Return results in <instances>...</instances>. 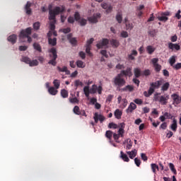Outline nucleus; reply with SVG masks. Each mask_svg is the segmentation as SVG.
Here are the masks:
<instances>
[{
  "label": "nucleus",
  "instance_id": "nucleus-1",
  "mask_svg": "<svg viewBox=\"0 0 181 181\" xmlns=\"http://www.w3.org/2000/svg\"><path fill=\"white\" fill-rule=\"evenodd\" d=\"M53 8V6L52 4H49L48 6L49 9V19H54L57 15H59L60 13L64 12L66 11V8H64V6H56L54 9H52Z\"/></svg>",
  "mask_w": 181,
  "mask_h": 181
},
{
  "label": "nucleus",
  "instance_id": "nucleus-2",
  "mask_svg": "<svg viewBox=\"0 0 181 181\" xmlns=\"http://www.w3.org/2000/svg\"><path fill=\"white\" fill-rule=\"evenodd\" d=\"M49 57H50V60L48 62V64H51L52 66H56L57 64V49L56 48L52 47L48 50Z\"/></svg>",
  "mask_w": 181,
  "mask_h": 181
},
{
  "label": "nucleus",
  "instance_id": "nucleus-3",
  "mask_svg": "<svg viewBox=\"0 0 181 181\" xmlns=\"http://www.w3.org/2000/svg\"><path fill=\"white\" fill-rule=\"evenodd\" d=\"M31 35H32V28L29 27L21 31L19 34V37L21 39H25V37H27L28 42L29 43H32V37H30Z\"/></svg>",
  "mask_w": 181,
  "mask_h": 181
},
{
  "label": "nucleus",
  "instance_id": "nucleus-4",
  "mask_svg": "<svg viewBox=\"0 0 181 181\" xmlns=\"http://www.w3.org/2000/svg\"><path fill=\"white\" fill-rule=\"evenodd\" d=\"M113 83L115 87H117V88H121V87H124L125 84L127 83V81L122 78L121 74H117L114 78H113Z\"/></svg>",
  "mask_w": 181,
  "mask_h": 181
},
{
  "label": "nucleus",
  "instance_id": "nucleus-5",
  "mask_svg": "<svg viewBox=\"0 0 181 181\" xmlns=\"http://www.w3.org/2000/svg\"><path fill=\"white\" fill-rule=\"evenodd\" d=\"M109 43H110V40L108 39L103 38L96 45V47L98 49H108V44Z\"/></svg>",
  "mask_w": 181,
  "mask_h": 181
},
{
  "label": "nucleus",
  "instance_id": "nucleus-6",
  "mask_svg": "<svg viewBox=\"0 0 181 181\" xmlns=\"http://www.w3.org/2000/svg\"><path fill=\"white\" fill-rule=\"evenodd\" d=\"M171 98L173 100V105H175V107H177V105H179L181 103V96H179L177 93L172 94Z\"/></svg>",
  "mask_w": 181,
  "mask_h": 181
},
{
  "label": "nucleus",
  "instance_id": "nucleus-7",
  "mask_svg": "<svg viewBox=\"0 0 181 181\" xmlns=\"http://www.w3.org/2000/svg\"><path fill=\"white\" fill-rule=\"evenodd\" d=\"M98 93V94L103 93V86H97V85H93L92 88L90 89V94H95V93Z\"/></svg>",
  "mask_w": 181,
  "mask_h": 181
},
{
  "label": "nucleus",
  "instance_id": "nucleus-8",
  "mask_svg": "<svg viewBox=\"0 0 181 181\" xmlns=\"http://www.w3.org/2000/svg\"><path fill=\"white\" fill-rule=\"evenodd\" d=\"M100 18H101L100 13H95V14H93V16H91L88 18V21H89V22H90V23H97V22H98V19H100Z\"/></svg>",
  "mask_w": 181,
  "mask_h": 181
},
{
  "label": "nucleus",
  "instance_id": "nucleus-9",
  "mask_svg": "<svg viewBox=\"0 0 181 181\" xmlns=\"http://www.w3.org/2000/svg\"><path fill=\"white\" fill-rule=\"evenodd\" d=\"M30 6H32V3L30 1H28L24 7L27 15H32V8H30Z\"/></svg>",
  "mask_w": 181,
  "mask_h": 181
},
{
  "label": "nucleus",
  "instance_id": "nucleus-10",
  "mask_svg": "<svg viewBox=\"0 0 181 181\" xmlns=\"http://www.w3.org/2000/svg\"><path fill=\"white\" fill-rule=\"evenodd\" d=\"M168 100H169L168 95H167L166 96L161 95L160 96L159 103L162 105H166V104H168Z\"/></svg>",
  "mask_w": 181,
  "mask_h": 181
},
{
  "label": "nucleus",
  "instance_id": "nucleus-11",
  "mask_svg": "<svg viewBox=\"0 0 181 181\" xmlns=\"http://www.w3.org/2000/svg\"><path fill=\"white\" fill-rule=\"evenodd\" d=\"M131 68H127V70H122L121 71L120 74H121L122 77H124V76H125L126 77L127 76L131 77V76H132V72L131 71Z\"/></svg>",
  "mask_w": 181,
  "mask_h": 181
},
{
  "label": "nucleus",
  "instance_id": "nucleus-12",
  "mask_svg": "<svg viewBox=\"0 0 181 181\" xmlns=\"http://www.w3.org/2000/svg\"><path fill=\"white\" fill-rule=\"evenodd\" d=\"M136 56H138V51H136V49H133L132 50L131 54L127 55L128 60H135V57H136Z\"/></svg>",
  "mask_w": 181,
  "mask_h": 181
},
{
  "label": "nucleus",
  "instance_id": "nucleus-13",
  "mask_svg": "<svg viewBox=\"0 0 181 181\" xmlns=\"http://www.w3.org/2000/svg\"><path fill=\"white\" fill-rule=\"evenodd\" d=\"M162 80L157 81L156 82H153L150 84L151 87H152L154 90H156L162 86Z\"/></svg>",
  "mask_w": 181,
  "mask_h": 181
},
{
  "label": "nucleus",
  "instance_id": "nucleus-14",
  "mask_svg": "<svg viewBox=\"0 0 181 181\" xmlns=\"http://www.w3.org/2000/svg\"><path fill=\"white\" fill-rule=\"evenodd\" d=\"M101 6L103 9L106 10L107 13H110L112 11V6L108 5L107 3H103Z\"/></svg>",
  "mask_w": 181,
  "mask_h": 181
},
{
  "label": "nucleus",
  "instance_id": "nucleus-15",
  "mask_svg": "<svg viewBox=\"0 0 181 181\" xmlns=\"http://www.w3.org/2000/svg\"><path fill=\"white\" fill-rule=\"evenodd\" d=\"M136 110V105L134 103H130L128 108L126 110V112L129 114V112H133L134 110Z\"/></svg>",
  "mask_w": 181,
  "mask_h": 181
},
{
  "label": "nucleus",
  "instance_id": "nucleus-16",
  "mask_svg": "<svg viewBox=\"0 0 181 181\" xmlns=\"http://www.w3.org/2000/svg\"><path fill=\"white\" fill-rule=\"evenodd\" d=\"M18 40V35L13 34L8 37L7 40L12 43V45H15L16 43V40Z\"/></svg>",
  "mask_w": 181,
  "mask_h": 181
},
{
  "label": "nucleus",
  "instance_id": "nucleus-17",
  "mask_svg": "<svg viewBox=\"0 0 181 181\" xmlns=\"http://www.w3.org/2000/svg\"><path fill=\"white\" fill-rule=\"evenodd\" d=\"M153 93H155V89L152 86H151L148 91L144 92V97H151V95H153Z\"/></svg>",
  "mask_w": 181,
  "mask_h": 181
},
{
  "label": "nucleus",
  "instance_id": "nucleus-18",
  "mask_svg": "<svg viewBox=\"0 0 181 181\" xmlns=\"http://www.w3.org/2000/svg\"><path fill=\"white\" fill-rule=\"evenodd\" d=\"M168 48L171 50H173L174 49L175 50H180V45L179 44H173L172 42L168 43Z\"/></svg>",
  "mask_w": 181,
  "mask_h": 181
},
{
  "label": "nucleus",
  "instance_id": "nucleus-19",
  "mask_svg": "<svg viewBox=\"0 0 181 181\" xmlns=\"http://www.w3.org/2000/svg\"><path fill=\"white\" fill-rule=\"evenodd\" d=\"M170 129H172V131H173L174 132H176V131L177 130V120H176V119H174L173 120V123L170 125Z\"/></svg>",
  "mask_w": 181,
  "mask_h": 181
},
{
  "label": "nucleus",
  "instance_id": "nucleus-20",
  "mask_svg": "<svg viewBox=\"0 0 181 181\" xmlns=\"http://www.w3.org/2000/svg\"><path fill=\"white\" fill-rule=\"evenodd\" d=\"M49 21H52L49 23V29L53 31L56 29V17L54 19H49Z\"/></svg>",
  "mask_w": 181,
  "mask_h": 181
},
{
  "label": "nucleus",
  "instance_id": "nucleus-21",
  "mask_svg": "<svg viewBox=\"0 0 181 181\" xmlns=\"http://www.w3.org/2000/svg\"><path fill=\"white\" fill-rule=\"evenodd\" d=\"M113 134H114V133L111 130H107L105 132V137L107 138V139L110 141V142H111V140L112 139Z\"/></svg>",
  "mask_w": 181,
  "mask_h": 181
},
{
  "label": "nucleus",
  "instance_id": "nucleus-22",
  "mask_svg": "<svg viewBox=\"0 0 181 181\" xmlns=\"http://www.w3.org/2000/svg\"><path fill=\"white\" fill-rule=\"evenodd\" d=\"M127 153L129 155L130 159H134L136 156V149H134L132 151H127Z\"/></svg>",
  "mask_w": 181,
  "mask_h": 181
},
{
  "label": "nucleus",
  "instance_id": "nucleus-23",
  "mask_svg": "<svg viewBox=\"0 0 181 181\" xmlns=\"http://www.w3.org/2000/svg\"><path fill=\"white\" fill-rule=\"evenodd\" d=\"M134 76H135L136 78H139V77H141V76H142V74L141 73V69L139 68H135L134 69Z\"/></svg>",
  "mask_w": 181,
  "mask_h": 181
},
{
  "label": "nucleus",
  "instance_id": "nucleus-24",
  "mask_svg": "<svg viewBox=\"0 0 181 181\" xmlns=\"http://www.w3.org/2000/svg\"><path fill=\"white\" fill-rule=\"evenodd\" d=\"M48 43L51 45V46H56L57 45V38H48Z\"/></svg>",
  "mask_w": 181,
  "mask_h": 181
},
{
  "label": "nucleus",
  "instance_id": "nucleus-25",
  "mask_svg": "<svg viewBox=\"0 0 181 181\" xmlns=\"http://www.w3.org/2000/svg\"><path fill=\"white\" fill-rule=\"evenodd\" d=\"M48 92L51 94V95H56L59 91L54 87L52 86L49 88Z\"/></svg>",
  "mask_w": 181,
  "mask_h": 181
},
{
  "label": "nucleus",
  "instance_id": "nucleus-26",
  "mask_svg": "<svg viewBox=\"0 0 181 181\" xmlns=\"http://www.w3.org/2000/svg\"><path fill=\"white\" fill-rule=\"evenodd\" d=\"M115 117L117 118V119H121V117H122V112H121L119 109H117L115 111Z\"/></svg>",
  "mask_w": 181,
  "mask_h": 181
},
{
  "label": "nucleus",
  "instance_id": "nucleus-27",
  "mask_svg": "<svg viewBox=\"0 0 181 181\" xmlns=\"http://www.w3.org/2000/svg\"><path fill=\"white\" fill-rule=\"evenodd\" d=\"M120 158L124 160V162H129V158L127 154L124 153L122 151L120 152Z\"/></svg>",
  "mask_w": 181,
  "mask_h": 181
},
{
  "label": "nucleus",
  "instance_id": "nucleus-28",
  "mask_svg": "<svg viewBox=\"0 0 181 181\" xmlns=\"http://www.w3.org/2000/svg\"><path fill=\"white\" fill-rule=\"evenodd\" d=\"M169 87H170L169 82L165 83L161 87V91H168V90H169Z\"/></svg>",
  "mask_w": 181,
  "mask_h": 181
},
{
  "label": "nucleus",
  "instance_id": "nucleus-29",
  "mask_svg": "<svg viewBox=\"0 0 181 181\" xmlns=\"http://www.w3.org/2000/svg\"><path fill=\"white\" fill-rule=\"evenodd\" d=\"M122 91H130V92H132V91H134V86H132L131 85H127V86L123 88L122 89Z\"/></svg>",
  "mask_w": 181,
  "mask_h": 181
},
{
  "label": "nucleus",
  "instance_id": "nucleus-30",
  "mask_svg": "<svg viewBox=\"0 0 181 181\" xmlns=\"http://www.w3.org/2000/svg\"><path fill=\"white\" fill-rule=\"evenodd\" d=\"M110 44L112 47H118V46H119V41L117 40H112L110 41Z\"/></svg>",
  "mask_w": 181,
  "mask_h": 181
},
{
  "label": "nucleus",
  "instance_id": "nucleus-31",
  "mask_svg": "<svg viewBox=\"0 0 181 181\" xmlns=\"http://www.w3.org/2000/svg\"><path fill=\"white\" fill-rule=\"evenodd\" d=\"M146 52L148 54H152L155 52V48L152 45H148L146 47Z\"/></svg>",
  "mask_w": 181,
  "mask_h": 181
},
{
  "label": "nucleus",
  "instance_id": "nucleus-32",
  "mask_svg": "<svg viewBox=\"0 0 181 181\" xmlns=\"http://www.w3.org/2000/svg\"><path fill=\"white\" fill-rule=\"evenodd\" d=\"M76 66L79 69H84V67H86V64H84L81 60H78L76 62Z\"/></svg>",
  "mask_w": 181,
  "mask_h": 181
},
{
  "label": "nucleus",
  "instance_id": "nucleus-33",
  "mask_svg": "<svg viewBox=\"0 0 181 181\" xmlns=\"http://www.w3.org/2000/svg\"><path fill=\"white\" fill-rule=\"evenodd\" d=\"M61 95L62 98H67L69 97V92L66 89L61 90Z\"/></svg>",
  "mask_w": 181,
  "mask_h": 181
},
{
  "label": "nucleus",
  "instance_id": "nucleus-34",
  "mask_svg": "<svg viewBox=\"0 0 181 181\" xmlns=\"http://www.w3.org/2000/svg\"><path fill=\"white\" fill-rule=\"evenodd\" d=\"M29 66L30 67H34L35 66H39V62L37 61V59H34L33 61L32 59H30Z\"/></svg>",
  "mask_w": 181,
  "mask_h": 181
},
{
  "label": "nucleus",
  "instance_id": "nucleus-35",
  "mask_svg": "<svg viewBox=\"0 0 181 181\" xmlns=\"http://www.w3.org/2000/svg\"><path fill=\"white\" fill-rule=\"evenodd\" d=\"M33 47L35 50H37L40 53H42V47H40V45L35 42L33 44Z\"/></svg>",
  "mask_w": 181,
  "mask_h": 181
},
{
  "label": "nucleus",
  "instance_id": "nucleus-36",
  "mask_svg": "<svg viewBox=\"0 0 181 181\" xmlns=\"http://www.w3.org/2000/svg\"><path fill=\"white\" fill-rule=\"evenodd\" d=\"M30 60H31L30 58L28 57H23L21 59V62H23V63H25L26 64H30Z\"/></svg>",
  "mask_w": 181,
  "mask_h": 181
},
{
  "label": "nucleus",
  "instance_id": "nucleus-37",
  "mask_svg": "<svg viewBox=\"0 0 181 181\" xmlns=\"http://www.w3.org/2000/svg\"><path fill=\"white\" fill-rule=\"evenodd\" d=\"M169 168H170L171 172H173L174 173V175H177V172L176 171V168H175V165H173V163H170Z\"/></svg>",
  "mask_w": 181,
  "mask_h": 181
},
{
  "label": "nucleus",
  "instance_id": "nucleus-38",
  "mask_svg": "<svg viewBox=\"0 0 181 181\" xmlns=\"http://www.w3.org/2000/svg\"><path fill=\"white\" fill-rule=\"evenodd\" d=\"M83 93L86 95V97H89L90 95V88L88 86H85L83 88Z\"/></svg>",
  "mask_w": 181,
  "mask_h": 181
},
{
  "label": "nucleus",
  "instance_id": "nucleus-39",
  "mask_svg": "<svg viewBox=\"0 0 181 181\" xmlns=\"http://www.w3.org/2000/svg\"><path fill=\"white\" fill-rule=\"evenodd\" d=\"M116 20L117 21L118 23H122V14L121 13L117 14Z\"/></svg>",
  "mask_w": 181,
  "mask_h": 181
},
{
  "label": "nucleus",
  "instance_id": "nucleus-40",
  "mask_svg": "<svg viewBox=\"0 0 181 181\" xmlns=\"http://www.w3.org/2000/svg\"><path fill=\"white\" fill-rule=\"evenodd\" d=\"M151 166L152 171L154 173H156V169H157V170H159V166H158V165H156L155 163H152V164H151Z\"/></svg>",
  "mask_w": 181,
  "mask_h": 181
},
{
  "label": "nucleus",
  "instance_id": "nucleus-41",
  "mask_svg": "<svg viewBox=\"0 0 181 181\" xmlns=\"http://www.w3.org/2000/svg\"><path fill=\"white\" fill-rule=\"evenodd\" d=\"M125 25L127 30H132V29H134V25L132 23H126Z\"/></svg>",
  "mask_w": 181,
  "mask_h": 181
},
{
  "label": "nucleus",
  "instance_id": "nucleus-42",
  "mask_svg": "<svg viewBox=\"0 0 181 181\" xmlns=\"http://www.w3.org/2000/svg\"><path fill=\"white\" fill-rule=\"evenodd\" d=\"M33 28L35 30H39L40 29V22L37 21L33 23Z\"/></svg>",
  "mask_w": 181,
  "mask_h": 181
},
{
  "label": "nucleus",
  "instance_id": "nucleus-43",
  "mask_svg": "<svg viewBox=\"0 0 181 181\" xmlns=\"http://www.w3.org/2000/svg\"><path fill=\"white\" fill-rule=\"evenodd\" d=\"M169 63H170V66H173V64H175V63H176V57L172 56L169 59Z\"/></svg>",
  "mask_w": 181,
  "mask_h": 181
},
{
  "label": "nucleus",
  "instance_id": "nucleus-44",
  "mask_svg": "<svg viewBox=\"0 0 181 181\" xmlns=\"http://www.w3.org/2000/svg\"><path fill=\"white\" fill-rule=\"evenodd\" d=\"M74 112L76 115H79L81 110H80V107L78 106H75L73 109Z\"/></svg>",
  "mask_w": 181,
  "mask_h": 181
},
{
  "label": "nucleus",
  "instance_id": "nucleus-45",
  "mask_svg": "<svg viewBox=\"0 0 181 181\" xmlns=\"http://www.w3.org/2000/svg\"><path fill=\"white\" fill-rule=\"evenodd\" d=\"M53 84H54L55 88L57 90L60 87V81L55 79L53 81Z\"/></svg>",
  "mask_w": 181,
  "mask_h": 181
},
{
  "label": "nucleus",
  "instance_id": "nucleus-46",
  "mask_svg": "<svg viewBox=\"0 0 181 181\" xmlns=\"http://www.w3.org/2000/svg\"><path fill=\"white\" fill-rule=\"evenodd\" d=\"M74 19L76 21V22H78L81 19L80 13H78V11H76L74 13Z\"/></svg>",
  "mask_w": 181,
  "mask_h": 181
},
{
  "label": "nucleus",
  "instance_id": "nucleus-47",
  "mask_svg": "<svg viewBox=\"0 0 181 181\" xmlns=\"http://www.w3.org/2000/svg\"><path fill=\"white\" fill-rule=\"evenodd\" d=\"M69 103H71V104H78L79 100L78 99H77V98H69Z\"/></svg>",
  "mask_w": 181,
  "mask_h": 181
},
{
  "label": "nucleus",
  "instance_id": "nucleus-48",
  "mask_svg": "<svg viewBox=\"0 0 181 181\" xmlns=\"http://www.w3.org/2000/svg\"><path fill=\"white\" fill-rule=\"evenodd\" d=\"M57 69L60 73H65L66 71H67V66H64L63 68L57 66Z\"/></svg>",
  "mask_w": 181,
  "mask_h": 181
},
{
  "label": "nucleus",
  "instance_id": "nucleus-49",
  "mask_svg": "<svg viewBox=\"0 0 181 181\" xmlns=\"http://www.w3.org/2000/svg\"><path fill=\"white\" fill-rule=\"evenodd\" d=\"M78 23H80L81 26H86L87 25V21L86 18H81Z\"/></svg>",
  "mask_w": 181,
  "mask_h": 181
},
{
  "label": "nucleus",
  "instance_id": "nucleus-50",
  "mask_svg": "<svg viewBox=\"0 0 181 181\" xmlns=\"http://www.w3.org/2000/svg\"><path fill=\"white\" fill-rule=\"evenodd\" d=\"M153 67L155 68V71H156V73H159V71L162 70V66L159 64H157V65H154Z\"/></svg>",
  "mask_w": 181,
  "mask_h": 181
},
{
  "label": "nucleus",
  "instance_id": "nucleus-51",
  "mask_svg": "<svg viewBox=\"0 0 181 181\" xmlns=\"http://www.w3.org/2000/svg\"><path fill=\"white\" fill-rule=\"evenodd\" d=\"M159 95H160V93H155L154 95H153V101H158L159 102V100L160 98V96H159Z\"/></svg>",
  "mask_w": 181,
  "mask_h": 181
},
{
  "label": "nucleus",
  "instance_id": "nucleus-52",
  "mask_svg": "<svg viewBox=\"0 0 181 181\" xmlns=\"http://www.w3.org/2000/svg\"><path fill=\"white\" fill-rule=\"evenodd\" d=\"M134 103H135V104H137V105H142L144 101L142 100V99L136 98L134 100Z\"/></svg>",
  "mask_w": 181,
  "mask_h": 181
},
{
  "label": "nucleus",
  "instance_id": "nucleus-53",
  "mask_svg": "<svg viewBox=\"0 0 181 181\" xmlns=\"http://www.w3.org/2000/svg\"><path fill=\"white\" fill-rule=\"evenodd\" d=\"M98 119L100 120V124H103V122L105 121V117H104L103 115H100L98 113Z\"/></svg>",
  "mask_w": 181,
  "mask_h": 181
},
{
  "label": "nucleus",
  "instance_id": "nucleus-54",
  "mask_svg": "<svg viewBox=\"0 0 181 181\" xmlns=\"http://www.w3.org/2000/svg\"><path fill=\"white\" fill-rule=\"evenodd\" d=\"M108 128H110V129L112 128L113 129H117L118 128V125L115 123L111 122L108 124Z\"/></svg>",
  "mask_w": 181,
  "mask_h": 181
},
{
  "label": "nucleus",
  "instance_id": "nucleus-55",
  "mask_svg": "<svg viewBox=\"0 0 181 181\" xmlns=\"http://www.w3.org/2000/svg\"><path fill=\"white\" fill-rule=\"evenodd\" d=\"M74 84H75V87H78L79 86L81 87H83V82H81L78 79L75 81Z\"/></svg>",
  "mask_w": 181,
  "mask_h": 181
},
{
  "label": "nucleus",
  "instance_id": "nucleus-56",
  "mask_svg": "<svg viewBox=\"0 0 181 181\" xmlns=\"http://www.w3.org/2000/svg\"><path fill=\"white\" fill-rule=\"evenodd\" d=\"M127 142H128V144L126 146V149L129 150V149H131V148H132V141H131V139H127Z\"/></svg>",
  "mask_w": 181,
  "mask_h": 181
},
{
  "label": "nucleus",
  "instance_id": "nucleus-57",
  "mask_svg": "<svg viewBox=\"0 0 181 181\" xmlns=\"http://www.w3.org/2000/svg\"><path fill=\"white\" fill-rule=\"evenodd\" d=\"M90 46H87L86 45V52L87 53V54H88L90 57H93V53H91L90 50Z\"/></svg>",
  "mask_w": 181,
  "mask_h": 181
},
{
  "label": "nucleus",
  "instance_id": "nucleus-58",
  "mask_svg": "<svg viewBox=\"0 0 181 181\" xmlns=\"http://www.w3.org/2000/svg\"><path fill=\"white\" fill-rule=\"evenodd\" d=\"M134 163H135V165H136L138 168H139V166H141V160H140L139 158H134Z\"/></svg>",
  "mask_w": 181,
  "mask_h": 181
},
{
  "label": "nucleus",
  "instance_id": "nucleus-59",
  "mask_svg": "<svg viewBox=\"0 0 181 181\" xmlns=\"http://www.w3.org/2000/svg\"><path fill=\"white\" fill-rule=\"evenodd\" d=\"M69 42L71 45H73L74 46H76V45H77V40L76 39V37H72L69 40Z\"/></svg>",
  "mask_w": 181,
  "mask_h": 181
},
{
  "label": "nucleus",
  "instance_id": "nucleus-60",
  "mask_svg": "<svg viewBox=\"0 0 181 181\" xmlns=\"http://www.w3.org/2000/svg\"><path fill=\"white\" fill-rule=\"evenodd\" d=\"M100 54H103L104 56V57H105L106 59H108V54H107V50L102 49L100 51Z\"/></svg>",
  "mask_w": 181,
  "mask_h": 181
},
{
  "label": "nucleus",
  "instance_id": "nucleus-61",
  "mask_svg": "<svg viewBox=\"0 0 181 181\" xmlns=\"http://www.w3.org/2000/svg\"><path fill=\"white\" fill-rule=\"evenodd\" d=\"M62 32H63V33H70V32H71V28H63L62 30H61Z\"/></svg>",
  "mask_w": 181,
  "mask_h": 181
},
{
  "label": "nucleus",
  "instance_id": "nucleus-62",
  "mask_svg": "<svg viewBox=\"0 0 181 181\" xmlns=\"http://www.w3.org/2000/svg\"><path fill=\"white\" fill-rule=\"evenodd\" d=\"M143 76H151V70L149 69L144 70L143 72Z\"/></svg>",
  "mask_w": 181,
  "mask_h": 181
},
{
  "label": "nucleus",
  "instance_id": "nucleus-63",
  "mask_svg": "<svg viewBox=\"0 0 181 181\" xmlns=\"http://www.w3.org/2000/svg\"><path fill=\"white\" fill-rule=\"evenodd\" d=\"M121 37H124V38L128 37V32H127V31H122Z\"/></svg>",
  "mask_w": 181,
  "mask_h": 181
},
{
  "label": "nucleus",
  "instance_id": "nucleus-64",
  "mask_svg": "<svg viewBox=\"0 0 181 181\" xmlns=\"http://www.w3.org/2000/svg\"><path fill=\"white\" fill-rule=\"evenodd\" d=\"M181 11L178 10L177 12L175 13V18H177V19L180 20L181 19Z\"/></svg>",
  "mask_w": 181,
  "mask_h": 181
}]
</instances>
